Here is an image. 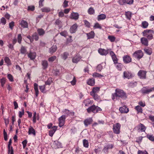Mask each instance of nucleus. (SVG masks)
<instances>
[{
    "label": "nucleus",
    "mask_w": 154,
    "mask_h": 154,
    "mask_svg": "<svg viewBox=\"0 0 154 154\" xmlns=\"http://www.w3.org/2000/svg\"><path fill=\"white\" fill-rule=\"evenodd\" d=\"M37 31L39 35L40 36L43 35L45 33V31L42 29L38 28L37 29Z\"/></svg>",
    "instance_id": "34"
},
{
    "label": "nucleus",
    "mask_w": 154,
    "mask_h": 154,
    "mask_svg": "<svg viewBox=\"0 0 154 154\" xmlns=\"http://www.w3.org/2000/svg\"><path fill=\"white\" fill-rule=\"evenodd\" d=\"M100 90V88L98 87H95L93 88L92 91L90 92L91 95L96 94Z\"/></svg>",
    "instance_id": "27"
},
{
    "label": "nucleus",
    "mask_w": 154,
    "mask_h": 154,
    "mask_svg": "<svg viewBox=\"0 0 154 154\" xmlns=\"http://www.w3.org/2000/svg\"><path fill=\"white\" fill-rule=\"evenodd\" d=\"M21 26L23 28H27L28 27V23L25 20H22L20 23Z\"/></svg>",
    "instance_id": "25"
},
{
    "label": "nucleus",
    "mask_w": 154,
    "mask_h": 154,
    "mask_svg": "<svg viewBox=\"0 0 154 154\" xmlns=\"http://www.w3.org/2000/svg\"><path fill=\"white\" fill-rule=\"evenodd\" d=\"M57 47L56 45H53L49 49V52L51 54H53L55 52L57 49Z\"/></svg>",
    "instance_id": "31"
},
{
    "label": "nucleus",
    "mask_w": 154,
    "mask_h": 154,
    "mask_svg": "<svg viewBox=\"0 0 154 154\" xmlns=\"http://www.w3.org/2000/svg\"><path fill=\"white\" fill-rule=\"evenodd\" d=\"M78 25L76 23L73 24L70 28V31L71 33H75L77 29Z\"/></svg>",
    "instance_id": "19"
},
{
    "label": "nucleus",
    "mask_w": 154,
    "mask_h": 154,
    "mask_svg": "<svg viewBox=\"0 0 154 154\" xmlns=\"http://www.w3.org/2000/svg\"><path fill=\"white\" fill-rule=\"evenodd\" d=\"M138 154H148L146 151H142L139 150L137 152Z\"/></svg>",
    "instance_id": "64"
},
{
    "label": "nucleus",
    "mask_w": 154,
    "mask_h": 154,
    "mask_svg": "<svg viewBox=\"0 0 154 154\" xmlns=\"http://www.w3.org/2000/svg\"><path fill=\"white\" fill-rule=\"evenodd\" d=\"M6 79L5 78H3L0 79L1 86L3 87L6 82Z\"/></svg>",
    "instance_id": "51"
},
{
    "label": "nucleus",
    "mask_w": 154,
    "mask_h": 154,
    "mask_svg": "<svg viewBox=\"0 0 154 154\" xmlns=\"http://www.w3.org/2000/svg\"><path fill=\"white\" fill-rule=\"evenodd\" d=\"M145 52L147 54L150 55L152 53V50L150 48H146L144 49Z\"/></svg>",
    "instance_id": "35"
},
{
    "label": "nucleus",
    "mask_w": 154,
    "mask_h": 154,
    "mask_svg": "<svg viewBox=\"0 0 154 154\" xmlns=\"http://www.w3.org/2000/svg\"><path fill=\"white\" fill-rule=\"evenodd\" d=\"M121 125L119 123H117L113 126V132L116 134H119L120 132Z\"/></svg>",
    "instance_id": "5"
},
{
    "label": "nucleus",
    "mask_w": 154,
    "mask_h": 154,
    "mask_svg": "<svg viewBox=\"0 0 154 154\" xmlns=\"http://www.w3.org/2000/svg\"><path fill=\"white\" fill-rule=\"evenodd\" d=\"M87 110L88 113H90L92 112L93 113H95L99 111H101L102 109L98 106L94 105L89 107L87 109Z\"/></svg>",
    "instance_id": "2"
},
{
    "label": "nucleus",
    "mask_w": 154,
    "mask_h": 154,
    "mask_svg": "<svg viewBox=\"0 0 154 154\" xmlns=\"http://www.w3.org/2000/svg\"><path fill=\"white\" fill-rule=\"evenodd\" d=\"M108 38L111 42H114L116 39V37L114 35H109Z\"/></svg>",
    "instance_id": "43"
},
{
    "label": "nucleus",
    "mask_w": 154,
    "mask_h": 154,
    "mask_svg": "<svg viewBox=\"0 0 154 154\" xmlns=\"http://www.w3.org/2000/svg\"><path fill=\"white\" fill-rule=\"evenodd\" d=\"M29 134H32L34 136L35 135V131L34 128L31 126H30L29 128V131L28 132Z\"/></svg>",
    "instance_id": "26"
},
{
    "label": "nucleus",
    "mask_w": 154,
    "mask_h": 154,
    "mask_svg": "<svg viewBox=\"0 0 154 154\" xmlns=\"http://www.w3.org/2000/svg\"><path fill=\"white\" fill-rule=\"evenodd\" d=\"M57 126H54L51 128V130L49 132V135L51 137L53 136V134L57 130Z\"/></svg>",
    "instance_id": "15"
},
{
    "label": "nucleus",
    "mask_w": 154,
    "mask_h": 154,
    "mask_svg": "<svg viewBox=\"0 0 154 154\" xmlns=\"http://www.w3.org/2000/svg\"><path fill=\"white\" fill-rule=\"evenodd\" d=\"M114 147V145L112 144H109L107 145L105 148L107 149H111Z\"/></svg>",
    "instance_id": "62"
},
{
    "label": "nucleus",
    "mask_w": 154,
    "mask_h": 154,
    "mask_svg": "<svg viewBox=\"0 0 154 154\" xmlns=\"http://www.w3.org/2000/svg\"><path fill=\"white\" fill-rule=\"evenodd\" d=\"M83 143L84 147L86 148H88V141L86 139H84L83 140Z\"/></svg>",
    "instance_id": "52"
},
{
    "label": "nucleus",
    "mask_w": 154,
    "mask_h": 154,
    "mask_svg": "<svg viewBox=\"0 0 154 154\" xmlns=\"http://www.w3.org/2000/svg\"><path fill=\"white\" fill-rule=\"evenodd\" d=\"M91 95L93 97L94 99L95 100H97V101H98L100 100V96H99L97 94H93Z\"/></svg>",
    "instance_id": "44"
},
{
    "label": "nucleus",
    "mask_w": 154,
    "mask_h": 154,
    "mask_svg": "<svg viewBox=\"0 0 154 154\" xmlns=\"http://www.w3.org/2000/svg\"><path fill=\"white\" fill-rule=\"evenodd\" d=\"M8 153L10 152V154H14V151L12 146L10 147V146H8Z\"/></svg>",
    "instance_id": "55"
},
{
    "label": "nucleus",
    "mask_w": 154,
    "mask_h": 154,
    "mask_svg": "<svg viewBox=\"0 0 154 154\" xmlns=\"http://www.w3.org/2000/svg\"><path fill=\"white\" fill-rule=\"evenodd\" d=\"M81 59V57L79 55L77 54L73 57L72 61L73 63H77Z\"/></svg>",
    "instance_id": "14"
},
{
    "label": "nucleus",
    "mask_w": 154,
    "mask_h": 154,
    "mask_svg": "<svg viewBox=\"0 0 154 154\" xmlns=\"http://www.w3.org/2000/svg\"><path fill=\"white\" fill-rule=\"evenodd\" d=\"M53 145L55 149L61 148L62 146L61 143L58 141H54Z\"/></svg>",
    "instance_id": "21"
},
{
    "label": "nucleus",
    "mask_w": 154,
    "mask_h": 154,
    "mask_svg": "<svg viewBox=\"0 0 154 154\" xmlns=\"http://www.w3.org/2000/svg\"><path fill=\"white\" fill-rule=\"evenodd\" d=\"M41 10L42 12L48 13L51 11V9L49 7H44L41 8Z\"/></svg>",
    "instance_id": "37"
},
{
    "label": "nucleus",
    "mask_w": 154,
    "mask_h": 154,
    "mask_svg": "<svg viewBox=\"0 0 154 154\" xmlns=\"http://www.w3.org/2000/svg\"><path fill=\"white\" fill-rule=\"evenodd\" d=\"M119 110L122 113H127L129 112L128 108L125 106L120 107Z\"/></svg>",
    "instance_id": "13"
},
{
    "label": "nucleus",
    "mask_w": 154,
    "mask_h": 154,
    "mask_svg": "<svg viewBox=\"0 0 154 154\" xmlns=\"http://www.w3.org/2000/svg\"><path fill=\"white\" fill-rule=\"evenodd\" d=\"M4 60L5 63H6L8 65H10L11 61L9 58L7 57H5Z\"/></svg>",
    "instance_id": "47"
},
{
    "label": "nucleus",
    "mask_w": 154,
    "mask_h": 154,
    "mask_svg": "<svg viewBox=\"0 0 154 154\" xmlns=\"http://www.w3.org/2000/svg\"><path fill=\"white\" fill-rule=\"evenodd\" d=\"M45 85L39 86V89L42 93L45 92Z\"/></svg>",
    "instance_id": "58"
},
{
    "label": "nucleus",
    "mask_w": 154,
    "mask_h": 154,
    "mask_svg": "<svg viewBox=\"0 0 154 154\" xmlns=\"http://www.w3.org/2000/svg\"><path fill=\"white\" fill-rule=\"evenodd\" d=\"M88 39L94 38L95 36V33L94 31H91L89 33H86Z\"/></svg>",
    "instance_id": "28"
},
{
    "label": "nucleus",
    "mask_w": 154,
    "mask_h": 154,
    "mask_svg": "<svg viewBox=\"0 0 154 154\" xmlns=\"http://www.w3.org/2000/svg\"><path fill=\"white\" fill-rule=\"evenodd\" d=\"M154 33V31L151 30L146 29L143 32V35L146 37L149 40H151L153 38V34Z\"/></svg>",
    "instance_id": "3"
},
{
    "label": "nucleus",
    "mask_w": 154,
    "mask_h": 154,
    "mask_svg": "<svg viewBox=\"0 0 154 154\" xmlns=\"http://www.w3.org/2000/svg\"><path fill=\"white\" fill-rule=\"evenodd\" d=\"M24 113V110L23 108L22 109V111H19V118H21L22 117V116L23 115Z\"/></svg>",
    "instance_id": "59"
},
{
    "label": "nucleus",
    "mask_w": 154,
    "mask_h": 154,
    "mask_svg": "<svg viewBox=\"0 0 154 154\" xmlns=\"http://www.w3.org/2000/svg\"><path fill=\"white\" fill-rule=\"evenodd\" d=\"M36 56V53L35 52H30L28 54V56L31 60H34L35 59Z\"/></svg>",
    "instance_id": "23"
},
{
    "label": "nucleus",
    "mask_w": 154,
    "mask_h": 154,
    "mask_svg": "<svg viewBox=\"0 0 154 154\" xmlns=\"http://www.w3.org/2000/svg\"><path fill=\"white\" fill-rule=\"evenodd\" d=\"M140 40L143 45L146 46L148 45V41L146 38L144 37L141 38Z\"/></svg>",
    "instance_id": "29"
},
{
    "label": "nucleus",
    "mask_w": 154,
    "mask_h": 154,
    "mask_svg": "<svg viewBox=\"0 0 154 154\" xmlns=\"http://www.w3.org/2000/svg\"><path fill=\"white\" fill-rule=\"evenodd\" d=\"M6 21L5 18L4 17H2L0 20V23H2L3 25H5L6 24Z\"/></svg>",
    "instance_id": "61"
},
{
    "label": "nucleus",
    "mask_w": 154,
    "mask_h": 154,
    "mask_svg": "<svg viewBox=\"0 0 154 154\" xmlns=\"http://www.w3.org/2000/svg\"><path fill=\"white\" fill-rule=\"evenodd\" d=\"M143 55V53L141 50L135 51L133 54V56L134 57L139 60L141 58Z\"/></svg>",
    "instance_id": "4"
},
{
    "label": "nucleus",
    "mask_w": 154,
    "mask_h": 154,
    "mask_svg": "<svg viewBox=\"0 0 154 154\" xmlns=\"http://www.w3.org/2000/svg\"><path fill=\"white\" fill-rule=\"evenodd\" d=\"M111 50V49L106 50L104 49L100 48L98 50V52L102 55H106Z\"/></svg>",
    "instance_id": "10"
},
{
    "label": "nucleus",
    "mask_w": 154,
    "mask_h": 154,
    "mask_svg": "<svg viewBox=\"0 0 154 154\" xmlns=\"http://www.w3.org/2000/svg\"><path fill=\"white\" fill-rule=\"evenodd\" d=\"M20 52L22 54H26L27 52L26 48L22 46L20 48Z\"/></svg>",
    "instance_id": "32"
},
{
    "label": "nucleus",
    "mask_w": 154,
    "mask_h": 154,
    "mask_svg": "<svg viewBox=\"0 0 154 154\" xmlns=\"http://www.w3.org/2000/svg\"><path fill=\"white\" fill-rule=\"evenodd\" d=\"M127 97L126 93L123 90L116 88L115 92L112 94V99L114 101L120 98L122 99H126Z\"/></svg>",
    "instance_id": "1"
},
{
    "label": "nucleus",
    "mask_w": 154,
    "mask_h": 154,
    "mask_svg": "<svg viewBox=\"0 0 154 154\" xmlns=\"http://www.w3.org/2000/svg\"><path fill=\"white\" fill-rule=\"evenodd\" d=\"M124 62L125 63H128L131 61V58L128 55H125L123 57Z\"/></svg>",
    "instance_id": "12"
},
{
    "label": "nucleus",
    "mask_w": 154,
    "mask_h": 154,
    "mask_svg": "<svg viewBox=\"0 0 154 154\" xmlns=\"http://www.w3.org/2000/svg\"><path fill=\"white\" fill-rule=\"evenodd\" d=\"M117 64L116 65V67L117 69L119 70H121L122 69V64L119 63H116Z\"/></svg>",
    "instance_id": "57"
},
{
    "label": "nucleus",
    "mask_w": 154,
    "mask_h": 154,
    "mask_svg": "<svg viewBox=\"0 0 154 154\" xmlns=\"http://www.w3.org/2000/svg\"><path fill=\"white\" fill-rule=\"evenodd\" d=\"M52 82V78H48L47 81L45 82V85H50Z\"/></svg>",
    "instance_id": "49"
},
{
    "label": "nucleus",
    "mask_w": 154,
    "mask_h": 154,
    "mask_svg": "<svg viewBox=\"0 0 154 154\" xmlns=\"http://www.w3.org/2000/svg\"><path fill=\"white\" fill-rule=\"evenodd\" d=\"M106 18V16L105 14H102L99 15L97 17V20H103L104 19Z\"/></svg>",
    "instance_id": "39"
},
{
    "label": "nucleus",
    "mask_w": 154,
    "mask_h": 154,
    "mask_svg": "<svg viewBox=\"0 0 154 154\" xmlns=\"http://www.w3.org/2000/svg\"><path fill=\"white\" fill-rule=\"evenodd\" d=\"M88 13L90 14H93L94 13V10L93 8L91 7L88 10Z\"/></svg>",
    "instance_id": "53"
},
{
    "label": "nucleus",
    "mask_w": 154,
    "mask_h": 154,
    "mask_svg": "<svg viewBox=\"0 0 154 154\" xmlns=\"http://www.w3.org/2000/svg\"><path fill=\"white\" fill-rule=\"evenodd\" d=\"M33 39L35 41H38L39 38V37L38 34L35 32L33 33L32 36Z\"/></svg>",
    "instance_id": "46"
},
{
    "label": "nucleus",
    "mask_w": 154,
    "mask_h": 154,
    "mask_svg": "<svg viewBox=\"0 0 154 154\" xmlns=\"http://www.w3.org/2000/svg\"><path fill=\"white\" fill-rule=\"evenodd\" d=\"M69 53L67 52H65L61 54L62 58L64 60H66L68 58L69 56Z\"/></svg>",
    "instance_id": "30"
},
{
    "label": "nucleus",
    "mask_w": 154,
    "mask_h": 154,
    "mask_svg": "<svg viewBox=\"0 0 154 154\" xmlns=\"http://www.w3.org/2000/svg\"><path fill=\"white\" fill-rule=\"evenodd\" d=\"M146 72L143 70H140L138 72L137 75L140 79H144L146 78Z\"/></svg>",
    "instance_id": "7"
},
{
    "label": "nucleus",
    "mask_w": 154,
    "mask_h": 154,
    "mask_svg": "<svg viewBox=\"0 0 154 154\" xmlns=\"http://www.w3.org/2000/svg\"><path fill=\"white\" fill-rule=\"evenodd\" d=\"M42 65L43 69H46L48 65V62L46 60H44L42 61Z\"/></svg>",
    "instance_id": "33"
},
{
    "label": "nucleus",
    "mask_w": 154,
    "mask_h": 154,
    "mask_svg": "<svg viewBox=\"0 0 154 154\" xmlns=\"http://www.w3.org/2000/svg\"><path fill=\"white\" fill-rule=\"evenodd\" d=\"M92 76L94 78H101L103 77V76L99 73L97 72H94L92 74Z\"/></svg>",
    "instance_id": "40"
},
{
    "label": "nucleus",
    "mask_w": 154,
    "mask_h": 154,
    "mask_svg": "<svg viewBox=\"0 0 154 154\" xmlns=\"http://www.w3.org/2000/svg\"><path fill=\"white\" fill-rule=\"evenodd\" d=\"M146 137L149 140L152 141H154V137L152 135L148 134L146 135Z\"/></svg>",
    "instance_id": "48"
},
{
    "label": "nucleus",
    "mask_w": 154,
    "mask_h": 154,
    "mask_svg": "<svg viewBox=\"0 0 154 154\" xmlns=\"http://www.w3.org/2000/svg\"><path fill=\"white\" fill-rule=\"evenodd\" d=\"M79 18V14L77 13L72 12L71 14L70 18L76 20L78 19Z\"/></svg>",
    "instance_id": "16"
},
{
    "label": "nucleus",
    "mask_w": 154,
    "mask_h": 154,
    "mask_svg": "<svg viewBox=\"0 0 154 154\" xmlns=\"http://www.w3.org/2000/svg\"><path fill=\"white\" fill-rule=\"evenodd\" d=\"M87 84L91 86H93L95 83V80L94 79L92 78L87 80Z\"/></svg>",
    "instance_id": "18"
},
{
    "label": "nucleus",
    "mask_w": 154,
    "mask_h": 154,
    "mask_svg": "<svg viewBox=\"0 0 154 154\" xmlns=\"http://www.w3.org/2000/svg\"><path fill=\"white\" fill-rule=\"evenodd\" d=\"M34 89L35 91V94L36 97H37L39 91L38 89V85L36 83H35L34 85Z\"/></svg>",
    "instance_id": "36"
},
{
    "label": "nucleus",
    "mask_w": 154,
    "mask_h": 154,
    "mask_svg": "<svg viewBox=\"0 0 154 154\" xmlns=\"http://www.w3.org/2000/svg\"><path fill=\"white\" fill-rule=\"evenodd\" d=\"M134 76L133 74L130 72L127 71L123 72V77L124 79H130Z\"/></svg>",
    "instance_id": "6"
},
{
    "label": "nucleus",
    "mask_w": 154,
    "mask_h": 154,
    "mask_svg": "<svg viewBox=\"0 0 154 154\" xmlns=\"http://www.w3.org/2000/svg\"><path fill=\"white\" fill-rule=\"evenodd\" d=\"M135 109L138 112L142 113L143 109L141 107L139 106H137L135 107Z\"/></svg>",
    "instance_id": "45"
},
{
    "label": "nucleus",
    "mask_w": 154,
    "mask_h": 154,
    "mask_svg": "<svg viewBox=\"0 0 154 154\" xmlns=\"http://www.w3.org/2000/svg\"><path fill=\"white\" fill-rule=\"evenodd\" d=\"M7 77L9 80L11 82H13L14 81L13 76L10 74H7Z\"/></svg>",
    "instance_id": "50"
},
{
    "label": "nucleus",
    "mask_w": 154,
    "mask_h": 154,
    "mask_svg": "<svg viewBox=\"0 0 154 154\" xmlns=\"http://www.w3.org/2000/svg\"><path fill=\"white\" fill-rule=\"evenodd\" d=\"M94 29L98 28L100 29H101L102 28L101 26L99 23H95L94 25Z\"/></svg>",
    "instance_id": "60"
},
{
    "label": "nucleus",
    "mask_w": 154,
    "mask_h": 154,
    "mask_svg": "<svg viewBox=\"0 0 154 154\" xmlns=\"http://www.w3.org/2000/svg\"><path fill=\"white\" fill-rule=\"evenodd\" d=\"M109 54L111 56L114 63L115 64L117 63L118 59L115 53L113 51H111L109 52Z\"/></svg>",
    "instance_id": "11"
},
{
    "label": "nucleus",
    "mask_w": 154,
    "mask_h": 154,
    "mask_svg": "<svg viewBox=\"0 0 154 154\" xmlns=\"http://www.w3.org/2000/svg\"><path fill=\"white\" fill-rule=\"evenodd\" d=\"M83 22L84 23L86 27L88 28L90 27L91 25L90 23L88 21L86 20H83Z\"/></svg>",
    "instance_id": "54"
},
{
    "label": "nucleus",
    "mask_w": 154,
    "mask_h": 154,
    "mask_svg": "<svg viewBox=\"0 0 154 154\" xmlns=\"http://www.w3.org/2000/svg\"><path fill=\"white\" fill-rule=\"evenodd\" d=\"M148 25V23L146 21H144L142 22L141 27L145 29L147 28Z\"/></svg>",
    "instance_id": "38"
},
{
    "label": "nucleus",
    "mask_w": 154,
    "mask_h": 154,
    "mask_svg": "<svg viewBox=\"0 0 154 154\" xmlns=\"http://www.w3.org/2000/svg\"><path fill=\"white\" fill-rule=\"evenodd\" d=\"M35 7L33 5H30L28 6L27 10L33 11L35 10Z\"/></svg>",
    "instance_id": "63"
},
{
    "label": "nucleus",
    "mask_w": 154,
    "mask_h": 154,
    "mask_svg": "<svg viewBox=\"0 0 154 154\" xmlns=\"http://www.w3.org/2000/svg\"><path fill=\"white\" fill-rule=\"evenodd\" d=\"M137 128H138V130L141 132L145 131L146 128L145 126L141 123L139 124L137 126Z\"/></svg>",
    "instance_id": "17"
},
{
    "label": "nucleus",
    "mask_w": 154,
    "mask_h": 154,
    "mask_svg": "<svg viewBox=\"0 0 154 154\" xmlns=\"http://www.w3.org/2000/svg\"><path fill=\"white\" fill-rule=\"evenodd\" d=\"M104 63H101L100 64L98 65L97 67V70L99 72H100L101 70L102 69L103 67V65H104Z\"/></svg>",
    "instance_id": "42"
},
{
    "label": "nucleus",
    "mask_w": 154,
    "mask_h": 154,
    "mask_svg": "<svg viewBox=\"0 0 154 154\" xmlns=\"http://www.w3.org/2000/svg\"><path fill=\"white\" fill-rule=\"evenodd\" d=\"M92 103L91 101L89 99H86L84 100L83 102V104L85 106L88 107L91 105Z\"/></svg>",
    "instance_id": "22"
},
{
    "label": "nucleus",
    "mask_w": 154,
    "mask_h": 154,
    "mask_svg": "<svg viewBox=\"0 0 154 154\" xmlns=\"http://www.w3.org/2000/svg\"><path fill=\"white\" fill-rule=\"evenodd\" d=\"M141 91L143 94H148L152 91V89L151 88L148 89L146 87H144L142 89Z\"/></svg>",
    "instance_id": "20"
},
{
    "label": "nucleus",
    "mask_w": 154,
    "mask_h": 154,
    "mask_svg": "<svg viewBox=\"0 0 154 154\" xmlns=\"http://www.w3.org/2000/svg\"><path fill=\"white\" fill-rule=\"evenodd\" d=\"M56 57L55 56H52L48 58V61L49 62H53L56 60Z\"/></svg>",
    "instance_id": "56"
},
{
    "label": "nucleus",
    "mask_w": 154,
    "mask_h": 154,
    "mask_svg": "<svg viewBox=\"0 0 154 154\" xmlns=\"http://www.w3.org/2000/svg\"><path fill=\"white\" fill-rule=\"evenodd\" d=\"M132 14L129 11L126 12L125 15L126 17L129 20H130Z\"/></svg>",
    "instance_id": "41"
},
{
    "label": "nucleus",
    "mask_w": 154,
    "mask_h": 154,
    "mask_svg": "<svg viewBox=\"0 0 154 154\" xmlns=\"http://www.w3.org/2000/svg\"><path fill=\"white\" fill-rule=\"evenodd\" d=\"M133 1V0H119L118 1V3L120 5H122L125 4H132Z\"/></svg>",
    "instance_id": "9"
},
{
    "label": "nucleus",
    "mask_w": 154,
    "mask_h": 154,
    "mask_svg": "<svg viewBox=\"0 0 154 154\" xmlns=\"http://www.w3.org/2000/svg\"><path fill=\"white\" fill-rule=\"evenodd\" d=\"M93 120L91 118H90L85 119L84 121V124L85 126H87L91 124Z\"/></svg>",
    "instance_id": "24"
},
{
    "label": "nucleus",
    "mask_w": 154,
    "mask_h": 154,
    "mask_svg": "<svg viewBox=\"0 0 154 154\" xmlns=\"http://www.w3.org/2000/svg\"><path fill=\"white\" fill-rule=\"evenodd\" d=\"M66 118L65 115H62L58 119L59 126L60 127H61L64 125Z\"/></svg>",
    "instance_id": "8"
}]
</instances>
